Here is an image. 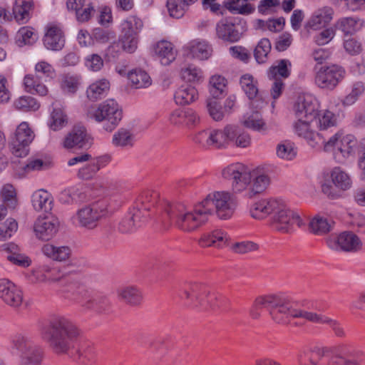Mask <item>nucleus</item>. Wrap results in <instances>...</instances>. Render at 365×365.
<instances>
[{"label":"nucleus","instance_id":"nucleus-21","mask_svg":"<svg viewBox=\"0 0 365 365\" xmlns=\"http://www.w3.org/2000/svg\"><path fill=\"white\" fill-rule=\"evenodd\" d=\"M43 44L47 49L60 51L65 44V38L61 29L55 24H48L43 36Z\"/></svg>","mask_w":365,"mask_h":365},{"label":"nucleus","instance_id":"nucleus-62","mask_svg":"<svg viewBox=\"0 0 365 365\" xmlns=\"http://www.w3.org/2000/svg\"><path fill=\"white\" fill-rule=\"evenodd\" d=\"M119 41L123 51L133 53L138 48L139 36L122 33Z\"/></svg>","mask_w":365,"mask_h":365},{"label":"nucleus","instance_id":"nucleus-28","mask_svg":"<svg viewBox=\"0 0 365 365\" xmlns=\"http://www.w3.org/2000/svg\"><path fill=\"white\" fill-rule=\"evenodd\" d=\"M216 34L219 38L231 43L239 41L241 37L236 26L227 20H221L217 24Z\"/></svg>","mask_w":365,"mask_h":365},{"label":"nucleus","instance_id":"nucleus-23","mask_svg":"<svg viewBox=\"0 0 365 365\" xmlns=\"http://www.w3.org/2000/svg\"><path fill=\"white\" fill-rule=\"evenodd\" d=\"M237 126L227 125L222 130H212V147L222 148L227 147L231 142H234L237 135Z\"/></svg>","mask_w":365,"mask_h":365},{"label":"nucleus","instance_id":"nucleus-2","mask_svg":"<svg viewBox=\"0 0 365 365\" xmlns=\"http://www.w3.org/2000/svg\"><path fill=\"white\" fill-rule=\"evenodd\" d=\"M262 309H267L272 319L278 324L287 323L288 318L292 317L302 318L314 324H326L329 318L322 313L294 309L289 297L283 294H272L257 297L250 311L252 318L258 319Z\"/></svg>","mask_w":365,"mask_h":365},{"label":"nucleus","instance_id":"nucleus-52","mask_svg":"<svg viewBox=\"0 0 365 365\" xmlns=\"http://www.w3.org/2000/svg\"><path fill=\"white\" fill-rule=\"evenodd\" d=\"M38 39V34L30 27L21 28L16 35V41L19 46L32 45Z\"/></svg>","mask_w":365,"mask_h":365},{"label":"nucleus","instance_id":"nucleus-56","mask_svg":"<svg viewBox=\"0 0 365 365\" xmlns=\"http://www.w3.org/2000/svg\"><path fill=\"white\" fill-rule=\"evenodd\" d=\"M314 124L318 126L321 133L325 131L329 128L334 127L336 124L335 115L333 113L329 110H326L322 115L319 116L318 118L315 117Z\"/></svg>","mask_w":365,"mask_h":365},{"label":"nucleus","instance_id":"nucleus-29","mask_svg":"<svg viewBox=\"0 0 365 365\" xmlns=\"http://www.w3.org/2000/svg\"><path fill=\"white\" fill-rule=\"evenodd\" d=\"M334 10L330 6H323L317 9L308 21V25L313 29H319L328 24L333 19Z\"/></svg>","mask_w":365,"mask_h":365},{"label":"nucleus","instance_id":"nucleus-4","mask_svg":"<svg viewBox=\"0 0 365 365\" xmlns=\"http://www.w3.org/2000/svg\"><path fill=\"white\" fill-rule=\"evenodd\" d=\"M41 339L57 354H67L78 335L76 327L63 316H54L40 329Z\"/></svg>","mask_w":365,"mask_h":365},{"label":"nucleus","instance_id":"nucleus-42","mask_svg":"<svg viewBox=\"0 0 365 365\" xmlns=\"http://www.w3.org/2000/svg\"><path fill=\"white\" fill-rule=\"evenodd\" d=\"M109 89V82L106 80L96 81L87 88V97L91 101H96L105 96Z\"/></svg>","mask_w":365,"mask_h":365},{"label":"nucleus","instance_id":"nucleus-55","mask_svg":"<svg viewBox=\"0 0 365 365\" xmlns=\"http://www.w3.org/2000/svg\"><path fill=\"white\" fill-rule=\"evenodd\" d=\"M1 197L4 204L9 208L14 209L17 205L16 193L11 184L5 185L1 191Z\"/></svg>","mask_w":365,"mask_h":365},{"label":"nucleus","instance_id":"nucleus-10","mask_svg":"<svg viewBox=\"0 0 365 365\" xmlns=\"http://www.w3.org/2000/svg\"><path fill=\"white\" fill-rule=\"evenodd\" d=\"M222 177L231 182L233 193L245 192L248 190L250 183V171L245 165L233 163L222 170Z\"/></svg>","mask_w":365,"mask_h":365},{"label":"nucleus","instance_id":"nucleus-16","mask_svg":"<svg viewBox=\"0 0 365 365\" xmlns=\"http://www.w3.org/2000/svg\"><path fill=\"white\" fill-rule=\"evenodd\" d=\"M328 247L333 250L356 251L361 247V242L355 234L344 232L339 236L331 235L327 240Z\"/></svg>","mask_w":365,"mask_h":365},{"label":"nucleus","instance_id":"nucleus-46","mask_svg":"<svg viewBox=\"0 0 365 365\" xmlns=\"http://www.w3.org/2000/svg\"><path fill=\"white\" fill-rule=\"evenodd\" d=\"M291 66V62L287 59L277 61L270 67L268 76L270 78H276L278 76L286 78L290 75Z\"/></svg>","mask_w":365,"mask_h":365},{"label":"nucleus","instance_id":"nucleus-49","mask_svg":"<svg viewBox=\"0 0 365 365\" xmlns=\"http://www.w3.org/2000/svg\"><path fill=\"white\" fill-rule=\"evenodd\" d=\"M276 150L277 156L284 160H292L297 155V148L294 143L289 140L282 141Z\"/></svg>","mask_w":365,"mask_h":365},{"label":"nucleus","instance_id":"nucleus-33","mask_svg":"<svg viewBox=\"0 0 365 365\" xmlns=\"http://www.w3.org/2000/svg\"><path fill=\"white\" fill-rule=\"evenodd\" d=\"M41 251L46 257L58 262L67 260L71 255V250L69 247H56L51 244L44 245L41 248Z\"/></svg>","mask_w":365,"mask_h":365},{"label":"nucleus","instance_id":"nucleus-43","mask_svg":"<svg viewBox=\"0 0 365 365\" xmlns=\"http://www.w3.org/2000/svg\"><path fill=\"white\" fill-rule=\"evenodd\" d=\"M122 33L139 36L143 28V21L136 16H128L121 24Z\"/></svg>","mask_w":365,"mask_h":365},{"label":"nucleus","instance_id":"nucleus-53","mask_svg":"<svg viewBox=\"0 0 365 365\" xmlns=\"http://www.w3.org/2000/svg\"><path fill=\"white\" fill-rule=\"evenodd\" d=\"M188 4L185 0H168L167 7L170 16L179 19L184 16L188 9Z\"/></svg>","mask_w":365,"mask_h":365},{"label":"nucleus","instance_id":"nucleus-44","mask_svg":"<svg viewBox=\"0 0 365 365\" xmlns=\"http://www.w3.org/2000/svg\"><path fill=\"white\" fill-rule=\"evenodd\" d=\"M190 55L199 60L207 59L212 52L210 46L205 41L193 42L190 46Z\"/></svg>","mask_w":365,"mask_h":365},{"label":"nucleus","instance_id":"nucleus-59","mask_svg":"<svg viewBox=\"0 0 365 365\" xmlns=\"http://www.w3.org/2000/svg\"><path fill=\"white\" fill-rule=\"evenodd\" d=\"M75 360L78 365H95L96 354L91 348L80 349L77 351V357Z\"/></svg>","mask_w":365,"mask_h":365},{"label":"nucleus","instance_id":"nucleus-1","mask_svg":"<svg viewBox=\"0 0 365 365\" xmlns=\"http://www.w3.org/2000/svg\"><path fill=\"white\" fill-rule=\"evenodd\" d=\"M173 223L181 230L192 232L205 224L209 216L215 213L220 220H228L235 213L238 201L233 193L227 191H215L192 209L182 203L160 204Z\"/></svg>","mask_w":365,"mask_h":365},{"label":"nucleus","instance_id":"nucleus-63","mask_svg":"<svg viewBox=\"0 0 365 365\" xmlns=\"http://www.w3.org/2000/svg\"><path fill=\"white\" fill-rule=\"evenodd\" d=\"M66 123V116L61 108H53L51 114L50 128L53 130L62 128Z\"/></svg>","mask_w":365,"mask_h":365},{"label":"nucleus","instance_id":"nucleus-34","mask_svg":"<svg viewBox=\"0 0 365 365\" xmlns=\"http://www.w3.org/2000/svg\"><path fill=\"white\" fill-rule=\"evenodd\" d=\"M31 202L36 211L49 212L52 209V197L50 193L44 190H39L34 192Z\"/></svg>","mask_w":365,"mask_h":365},{"label":"nucleus","instance_id":"nucleus-22","mask_svg":"<svg viewBox=\"0 0 365 365\" xmlns=\"http://www.w3.org/2000/svg\"><path fill=\"white\" fill-rule=\"evenodd\" d=\"M210 292L209 289L202 283L189 282L182 288L181 297L191 301L195 299L197 303L195 304L194 306L197 307L198 304L203 305L205 298Z\"/></svg>","mask_w":365,"mask_h":365},{"label":"nucleus","instance_id":"nucleus-38","mask_svg":"<svg viewBox=\"0 0 365 365\" xmlns=\"http://www.w3.org/2000/svg\"><path fill=\"white\" fill-rule=\"evenodd\" d=\"M197 97V90L191 86H180L174 94V99L178 105H186L193 102Z\"/></svg>","mask_w":365,"mask_h":365},{"label":"nucleus","instance_id":"nucleus-9","mask_svg":"<svg viewBox=\"0 0 365 365\" xmlns=\"http://www.w3.org/2000/svg\"><path fill=\"white\" fill-rule=\"evenodd\" d=\"M314 83L320 88L334 90L342 81L345 75L344 69L337 65L315 66Z\"/></svg>","mask_w":365,"mask_h":365},{"label":"nucleus","instance_id":"nucleus-24","mask_svg":"<svg viewBox=\"0 0 365 365\" xmlns=\"http://www.w3.org/2000/svg\"><path fill=\"white\" fill-rule=\"evenodd\" d=\"M88 163L81 167L78 171L77 176L81 180L91 179L98 171L97 166L91 161V155L88 153L76 155L68 161V166H73L76 164L83 163L87 161Z\"/></svg>","mask_w":365,"mask_h":365},{"label":"nucleus","instance_id":"nucleus-17","mask_svg":"<svg viewBox=\"0 0 365 365\" xmlns=\"http://www.w3.org/2000/svg\"><path fill=\"white\" fill-rule=\"evenodd\" d=\"M63 145L66 148L88 149L92 145V138L87 133L86 128L78 124L67 134Z\"/></svg>","mask_w":365,"mask_h":365},{"label":"nucleus","instance_id":"nucleus-47","mask_svg":"<svg viewBox=\"0 0 365 365\" xmlns=\"http://www.w3.org/2000/svg\"><path fill=\"white\" fill-rule=\"evenodd\" d=\"M38 78L32 75H26L24 79L26 89L28 92L33 94L45 96L48 93V89L44 84L39 82Z\"/></svg>","mask_w":365,"mask_h":365},{"label":"nucleus","instance_id":"nucleus-15","mask_svg":"<svg viewBox=\"0 0 365 365\" xmlns=\"http://www.w3.org/2000/svg\"><path fill=\"white\" fill-rule=\"evenodd\" d=\"M319 105L317 100L310 94L299 96L294 106V113L297 119L309 118V120H314L318 115Z\"/></svg>","mask_w":365,"mask_h":365},{"label":"nucleus","instance_id":"nucleus-40","mask_svg":"<svg viewBox=\"0 0 365 365\" xmlns=\"http://www.w3.org/2000/svg\"><path fill=\"white\" fill-rule=\"evenodd\" d=\"M241 122L245 127L255 131H261L266 129V124L261 114L257 111L246 113L243 115Z\"/></svg>","mask_w":365,"mask_h":365},{"label":"nucleus","instance_id":"nucleus-18","mask_svg":"<svg viewBox=\"0 0 365 365\" xmlns=\"http://www.w3.org/2000/svg\"><path fill=\"white\" fill-rule=\"evenodd\" d=\"M0 299L7 305L17 308L23 302L21 290L6 279H0Z\"/></svg>","mask_w":365,"mask_h":365},{"label":"nucleus","instance_id":"nucleus-51","mask_svg":"<svg viewBox=\"0 0 365 365\" xmlns=\"http://www.w3.org/2000/svg\"><path fill=\"white\" fill-rule=\"evenodd\" d=\"M240 83L249 99H253L257 96L259 91L257 86V81L254 80L252 76L250 74L243 75L240 78Z\"/></svg>","mask_w":365,"mask_h":365},{"label":"nucleus","instance_id":"nucleus-58","mask_svg":"<svg viewBox=\"0 0 365 365\" xmlns=\"http://www.w3.org/2000/svg\"><path fill=\"white\" fill-rule=\"evenodd\" d=\"M226 79L221 76H213L210 80V93L213 98H218L226 87Z\"/></svg>","mask_w":365,"mask_h":365},{"label":"nucleus","instance_id":"nucleus-54","mask_svg":"<svg viewBox=\"0 0 365 365\" xmlns=\"http://www.w3.org/2000/svg\"><path fill=\"white\" fill-rule=\"evenodd\" d=\"M271 48V43L268 38H262L259 41L254 51V56L258 63L266 62Z\"/></svg>","mask_w":365,"mask_h":365},{"label":"nucleus","instance_id":"nucleus-37","mask_svg":"<svg viewBox=\"0 0 365 365\" xmlns=\"http://www.w3.org/2000/svg\"><path fill=\"white\" fill-rule=\"evenodd\" d=\"M364 25V21L359 18L344 17L336 22L335 29L341 30L345 35L353 34Z\"/></svg>","mask_w":365,"mask_h":365},{"label":"nucleus","instance_id":"nucleus-57","mask_svg":"<svg viewBox=\"0 0 365 365\" xmlns=\"http://www.w3.org/2000/svg\"><path fill=\"white\" fill-rule=\"evenodd\" d=\"M112 141L115 146H131L133 145V135L128 130L120 128L113 135Z\"/></svg>","mask_w":365,"mask_h":365},{"label":"nucleus","instance_id":"nucleus-48","mask_svg":"<svg viewBox=\"0 0 365 365\" xmlns=\"http://www.w3.org/2000/svg\"><path fill=\"white\" fill-rule=\"evenodd\" d=\"M97 6L96 4L91 1L81 9H77L73 11L76 20L80 23L89 21L92 17L96 16V14L97 13Z\"/></svg>","mask_w":365,"mask_h":365},{"label":"nucleus","instance_id":"nucleus-20","mask_svg":"<svg viewBox=\"0 0 365 365\" xmlns=\"http://www.w3.org/2000/svg\"><path fill=\"white\" fill-rule=\"evenodd\" d=\"M270 182L269 177L260 170L250 171V183L245 195L252 198L266 190Z\"/></svg>","mask_w":365,"mask_h":365},{"label":"nucleus","instance_id":"nucleus-3","mask_svg":"<svg viewBox=\"0 0 365 365\" xmlns=\"http://www.w3.org/2000/svg\"><path fill=\"white\" fill-rule=\"evenodd\" d=\"M251 216L262 220L270 215V226L281 233L289 234L294 231V226H305L304 220L299 214L290 209L284 201L279 199H261L250 207Z\"/></svg>","mask_w":365,"mask_h":365},{"label":"nucleus","instance_id":"nucleus-60","mask_svg":"<svg viewBox=\"0 0 365 365\" xmlns=\"http://www.w3.org/2000/svg\"><path fill=\"white\" fill-rule=\"evenodd\" d=\"M15 107L22 111L36 110L40 105L36 100L31 96H22L14 103Z\"/></svg>","mask_w":365,"mask_h":365},{"label":"nucleus","instance_id":"nucleus-27","mask_svg":"<svg viewBox=\"0 0 365 365\" xmlns=\"http://www.w3.org/2000/svg\"><path fill=\"white\" fill-rule=\"evenodd\" d=\"M169 121L178 127L190 126L195 125L199 121V117L192 109H177L170 113Z\"/></svg>","mask_w":365,"mask_h":365},{"label":"nucleus","instance_id":"nucleus-41","mask_svg":"<svg viewBox=\"0 0 365 365\" xmlns=\"http://www.w3.org/2000/svg\"><path fill=\"white\" fill-rule=\"evenodd\" d=\"M334 222L327 218L316 216L309 222V227L315 235H324L332 230Z\"/></svg>","mask_w":365,"mask_h":365},{"label":"nucleus","instance_id":"nucleus-19","mask_svg":"<svg viewBox=\"0 0 365 365\" xmlns=\"http://www.w3.org/2000/svg\"><path fill=\"white\" fill-rule=\"evenodd\" d=\"M59 227L58 220L54 217H39L34 225L36 236L42 240L48 241L56 234Z\"/></svg>","mask_w":365,"mask_h":365},{"label":"nucleus","instance_id":"nucleus-5","mask_svg":"<svg viewBox=\"0 0 365 365\" xmlns=\"http://www.w3.org/2000/svg\"><path fill=\"white\" fill-rule=\"evenodd\" d=\"M109 198L94 201L79 208L71 217L72 223L80 228L93 230L114 212Z\"/></svg>","mask_w":365,"mask_h":365},{"label":"nucleus","instance_id":"nucleus-14","mask_svg":"<svg viewBox=\"0 0 365 365\" xmlns=\"http://www.w3.org/2000/svg\"><path fill=\"white\" fill-rule=\"evenodd\" d=\"M314 126V120L297 119L294 125V132L298 136L304 138L312 148H320L325 143V136L322 133H315L313 130Z\"/></svg>","mask_w":365,"mask_h":365},{"label":"nucleus","instance_id":"nucleus-8","mask_svg":"<svg viewBox=\"0 0 365 365\" xmlns=\"http://www.w3.org/2000/svg\"><path fill=\"white\" fill-rule=\"evenodd\" d=\"M357 141L351 135L342 136L340 132L336 133L328 140L323 143L324 150L326 152H333L334 158L342 162L355 153Z\"/></svg>","mask_w":365,"mask_h":365},{"label":"nucleus","instance_id":"nucleus-35","mask_svg":"<svg viewBox=\"0 0 365 365\" xmlns=\"http://www.w3.org/2000/svg\"><path fill=\"white\" fill-rule=\"evenodd\" d=\"M159 194L155 191L144 192L138 198V204L135 210L140 209L141 216L146 218L148 216V212L151 210L158 202Z\"/></svg>","mask_w":365,"mask_h":365},{"label":"nucleus","instance_id":"nucleus-36","mask_svg":"<svg viewBox=\"0 0 365 365\" xmlns=\"http://www.w3.org/2000/svg\"><path fill=\"white\" fill-rule=\"evenodd\" d=\"M141 212L140 209L135 210L133 214L125 216L119 223L118 230L122 233H129L135 231L141 226Z\"/></svg>","mask_w":365,"mask_h":365},{"label":"nucleus","instance_id":"nucleus-12","mask_svg":"<svg viewBox=\"0 0 365 365\" xmlns=\"http://www.w3.org/2000/svg\"><path fill=\"white\" fill-rule=\"evenodd\" d=\"M34 138V132L26 122L21 123L11 138L10 148L11 153L18 158H23L29 153V145Z\"/></svg>","mask_w":365,"mask_h":365},{"label":"nucleus","instance_id":"nucleus-7","mask_svg":"<svg viewBox=\"0 0 365 365\" xmlns=\"http://www.w3.org/2000/svg\"><path fill=\"white\" fill-rule=\"evenodd\" d=\"M87 117L98 123H103V129L111 132L122 119V110L113 99H108L98 106H92L87 110Z\"/></svg>","mask_w":365,"mask_h":365},{"label":"nucleus","instance_id":"nucleus-61","mask_svg":"<svg viewBox=\"0 0 365 365\" xmlns=\"http://www.w3.org/2000/svg\"><path fill=\"white\" fill-rule=\"evenodd\" d=\"M280 6L281 0H260L257 10L262 15H270L277 12Z\"/></svg>","mask_w":365,"mask_h":365},{"label":"nucleus","instance_id":"nucleus-50","mask_svg":"<svg viewBox=\"0 0 365 365\" xmlns=\"http://www.w3.org/2000/svg\"><path fill=\"white\" fill-rule=\"evenodd\" d=\"M331 177L335 186L342 190H346L351 186L349 176L340 168H334L331 172Z\"/></svg>","mask_w":365,"mask_h":365},{"label":"nucleus","instance_id":"nucleus-25","mask_svg":"<svg viewBox=\"0 0 365 365\" xmlns=\"http://www.w3.org/2000/svg\"><path fill=\"white\" fill-rule=\"evenodd\" d=\"M230 236L222 229H215L203 233L200 240L199 245L202 247H211L220 248L226 245Z\"/></svg>","mask_w":365,"mask_h":365},{"label":"nucleus","instance_id":"nucleus-32","mask_svg":"<svg viewBox=\"0 0 365 365\" xmlns=\"http://www.w3.org/2000/svg\"><path fill=\"white\" fill-rule=\"evenodd\" d=\"M86 200V195L78 187H70L62 190L58 195V200L62 204L76 205Z\"/></svg>","mask_w":365,"mask_h":365},{"label":"nucleus","instance_id":"nucleus-6","mask_svg":"<svg viewBox=\"0 0 365 365\" xmlns=\"http://www.w3.org/2000/svg\"><path fill=\"white\" fill-rule=\"evenodd\" d=\"M300 365H360L354 357L344 354L336 347L315 346L298 355Z\"/></svg>","mask_w":365,"mask_h":365},{"label":"nucleus","instance_id":"nucleus-11","mask_svg":"<svg viewBox=\"0 0 365 365\" xmlns=\"http://www.w3.org/2000/svg\"><path fill=\"white\" fill-rule=\"evenodd\" d=\"M11 344L12 349L19 355L20 362H41L42 359L41 349L34 346L26 334L22 333L14 334L11 337Z\"/></svg>","mask_w":365,"mask_h":365},{"label":"nucleus","instance_id":"nucleus-26","mask_svg":"<svg viewBox=\"0 0 365 365\" xmlns=\"http://www.w3.org/2000/svg\"><path fill=\"white\" fill-rule=\"evenodd\" d=\"M34 9L35 4L33 0H15L12 14L19 24H24L32 17Z\"/></svg>","mask_w":365,"mask_h":365},{"label":"nucleus","instance_id":"nucleus-64","mask_svg":"<svg viewBox=\"0 0 365 365\" xmlns=\"http://www.w3.org/2000/svg\"><path fill=\"white\" fill-rule=\"evenodd\" d=\"M217 98H212L207 101V107L210 115L216 121L221 120L224 117L223 111Z\"/></svg>","mask_w":365,"mask_h":365},{"label":"nucleus","instance_id":"nucleus-39","mask_svg":"<svg viewBox=\"0 0 365 365\" xmlns=\"http://www.w3.org/2000/svg\"><path fill=\"white\" fill-rule=\"evenodd\" d=\"M118 295L120 300L131 306L138 305L142 301L141 293L138 289L133 287L120 289L118 291Z\"/></svg>","mask_w":365,"mask_h":365},{"label":"nucleus","instance_id":"nucleus-30","mask_svg":"<svg viewBox=\"0 0 365 365\" xmlns=\"http://www.w3.org/2000/svg\"><path fill=\"white\" fill-rule=\"evenodd\" d=\"M155 56L159 58L161 64L168 66L172 63L176 57V51L172 43L168 41L157 42L153 47Z\"/></svg>","mask_w":365,"mask_h":365},{"label":"nucleus","instance_id":"nucleus-31","mask_svg":"<svg viewBox=\"0 0 365 365\" xmlns=\"http://www.w3.org/2000/svg\"><path fill=\"white\" fill-rule=\"evenodd\" d=\"M63 292L65 299L80 304L81 308L83 302H85L91 294L83 286L77 283L69 284Z\"/></svg>","mask_w":365,"mask_h":365},{"label":"nucleus","instance_id":"nucleus-45","mask_svg":"<svg viewBox=\"0 0 365 365\" xmlns=\"http://www.w3.org/2000/svg\"><path fill=\"white\" fill-rule=\"evenodd\" d=\"M128 79L136 88H147L151 85L150 76L142 69H135L128 73Z\"/></svg>","mask_w":365,"mask_h":365},{"label":"nucleus","instance_id":"nucleus-13","mask_svg":"<svg viewBox=\"0 0 365 365\" xmlns=\"http://www.w3.org/2000/svg\"><path fill=\"white\" fill-rule=\"evenodd\" d=\"M82 312L94 316L105 317L113 313V306L106 296L91 292L88 299L82 303Z\"/></svg>","mask_w":365,"mask_h":365}]
</instances>
